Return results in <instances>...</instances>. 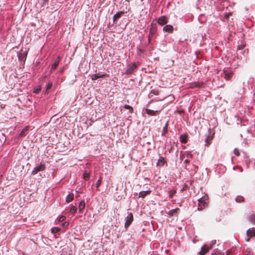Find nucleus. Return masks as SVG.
<instances>
[{
    "instance_id": "1",
    "label": "nucleus",
    "mask_w": 255,
    "mask_h": 255,
    "mask_svg": "<svg viewBox=\"0 0 255 255\" xmlns=\"http://www.w3.org/2000/svg\"><path fill=\"white\" fill-rule=\"evenodd\" d=\"M45 168V164L44 162H41L40 164L34 167L31 172V174H36L38 172L43 171Z\"/></svg>"
},
{
    "instance_id": "2",
    "label": "nucleus",
    "mask_w": 255,
    "mask_h": 255,
    "mask_svg": "<svg viewBox=\"0 0 255 255\" xmlns=\"http://www.w3.org/2000/svg\"><path fill=\"white\" fill-rule=\"evenodd\" d=\"M208 199V196L205 195L204 197L199 198L198 200L199 202V205L198 206V209L199 210H202L205 206V201Z\"/></svg>"
},
{
    "instance_id": "3",
    "label": "nucleus",
    "mask_w": 255,
    "mask_h": 255,
    "mask_svg": "<svg viewBox=\"0 0 255 255\" xmlns=\"http://www.w3.org/2000/svg\"><path fill=\"white\" fill-rule=\"evenodd\" d=\"M157 31V25L156 23H152L151 24V27L149 30V38L153 36Z\"/></svg>"
},
{
    "instance_id": "4",
    "label": "nucleus",
    "mask_w": 255,
    "mask_h": 255,
    "mask_svg": "<svg viewBox=\"0 0 255 255\" xmlns=\"http://www.w3.org/2000/svg\"><path fill=\"white\" fill-rule=\"evenodd\" d=\"M157 22L159 25H163L168 22V19L165 16H161L159 17Z\"/></svg>"
},
{
    "instance_id": "5",
    "label": "nucleus",
    "mask_w": 255,
    "mask_h": 255,
    "mask_svg": "<svg viewBox=\"0 0 255 255\" xmlns=\"http://www.w3.org/2000/svg\"><path fill=\"white\" fill-rule=\"evenodd\" d=\"M225 78L226 80H229L233 76V72L230 70H224Z\"/></svg>"
},
{
    "instance_id": "6",
    "label": "nucleus",
    "mask_w": 255,
    "mask_h": 255,
    "mask_svg": "<svg viewBox=\"0 0 255 255\" xmlns=\"http://www.w3.org/2000/svg\"><path fill=\"white\" fill-rule=\"evenodd\" d=\"M211 248H209L208 246L206 245H204L202 248L199 252V255H204L205 254L208 253Z\"/></svg>"
},
{
    "instance_id": "7",
    "label": "nucleus",
    "mask_w": 255,
    "mask_h": 255,
    "mask_svg": "<svg viewBox=\"0 0 255 255\" xmlns=\"http://www.w3.org/2000/svg\"><path fill=\"white\" fill-rule=\"evenodd\" d=\"M137 67V65L135 63H132L128 65V74L131 73Z\"/></svg>"
},
{
    "instance_id": "8",
    "label": "nucleus",
    "mask_w": 255,
    "mask_h": 255,
    "mask_svg": "<svg viewBox=\"0 0 255 255\" xmlns=\"http://www.w3.org/2000/svg\"><path fill=\"white\" fill-rule=\"evenodd\" d=\"M163 30L166 32L171 33L173 31V27L171 25H166L163 28Z\"/></svg>"
},
{
    "instance_id": "9",
    "label": "nucleus",
    "mask_w": 255,
    "mask_h": 255,
    "mask_svg": "<svg viewBox=\"0 0 255 255\" xmlns=\"http://www.w3.org/2000/svg\"><path fill=\"white\" fill-rule=\"evenodd\" d=\"M213 136H211L210 134L206 136V139H205V145L207 146H209L211 143V141L213 139Z\"/></svg>"
},
{
    "instance_id": "10",
    "label": "nucleus",
    "mask_w": 255,
    "mask_h": 255,
    "mask_svg": "<svg viewBox=\"0 0 255 255\" xmlns=\"http://www.w3.org/2000/svg\"><path fill=\"white\" fill-rule=\"evenodd\" d=\"M247 234L248 237H252L255 236V228H252L249 229L247 232Z\"/></svg>"
},
{
    "instance_id": "11",
    "label": "nucleus",
    "mask_w": 255,
    "mask_h": 255,
    "mask_svg": "<svg viewBox=\"0 0 255 255\" xmlns=\"http://www.w3.org/2000/svg\"><path fill=\"white\" fill-rule=\"evenodd\" d=\"M145 112L147 114L152 116H156L158 113V111H153L148 109H145Z\"/></svg>"
},
{
    "instance_id": "12",
    "label": "nucleus",
    "mask_w": 255,
    "mask_h": 255,
    "mask_svg": "<svg viewBox=\"0 0 255 255\" xmlns=\"http://www.w3.org/2000/svg\"><path fill=\"white\" fill-rule=\"evenodd\" d=\"M178 210H179V208H176V209H173V210H171L169 211L168 212L167 214L169 216H177V215H178L177 212H178Z\"/></svg>"
},
{
    "instance_id": "13",
    "label": "nucleus",
    "mask_w": 255,
    "mask_h": 255,
    "mask_svg": "<svg viewBox=\"0 0 255 255\" xmlns=\"http://www.w3.org/2000/svg\"><path fill=\"white\" fill-rule=\"evenodd\" d=\"M151 193L150 190H146L144 191H141L139 193V197L141 198H144L146 195L150 194Z\"/></svg>"
},
{
    "instance_id": "14",
    "label": "nucleus",
    "mask_w": 255,
    "mask_h": 255,
    "mask_svg": "<svg viewBox=\"0 0 255 255\" xmlns=\"http://www.w3.org/2000/svg\"><path fill=\"white\" fill-rule=\"evenodd\" d=\"M59 63V57L54 61L53 64L51 65V71L54 70Z\"/></svg>"
},
{
    "instance_id": "15",
    "label": "nucleus",
    "mask_w": 255,
    "mask_h": 255,
    "mask_svg": "<svg viewBox=\"0 0 255 255\" xmlns=\"http://www.w3.org/2000/svg\"><path fill=\"white\" fill-rule=\"evenodd\" d=\"M74 194H73V193L69 194L66 198V201L67 203H70L73 201V200L74 199Z\"/></svg>"
},
{
    "instance_id": "16",
    "label": "nucleus",
    "mask_w": 255,
    "mask_h": 255,
    "mask_svg": "<svg viewBox=\"0 0 255 255\" xmlns=\"http://www.w3.org/2000/svg\"><path fill=\"white\" fill-rule=\"evenodd\" d=\"M28 130V127H25L20 132V133L18 134V138H20L21 137H22V136H23L24 135V134L25 133V132L26 131H27Z\"/></svg>"
},
{
    "instance_id": "17",
    "label": "nucleus",
    "mask_w": 255,
    "mask_h": 255,
    "mask_svg": "<svg viewBox=\"0 0 255 255\" xmlns=\"http://www.w3.org/2000/svg\"><path fill=\"white\" fill-rule=\"evenodd\" d=\"M165 162V161L164 157H160L158 160L157 165L163 166Z\"/></svg>"
},
{
    "instance_id": "18",
    "label": "nucleus",
    "mask_w": 255,
    "mask_h": 255,
    "mask_svg": "<svg viewBox=\"0 0 255 255\" xmlns=\"http://www.w3.org/2000/svg\"><path fill=\"white\" fill-rule=\"evenodd\" d=\"M180 140L182 143H186L187 142V135L182 134L180 136Z\"/></svg>"
},
{
    "instance_id": "19",
    "label": "nucleus",
    "mask_w": 255,
    "mask_h": 255,
    "mask_svg": "<svg viewBox=\"0 0 255 255\" xmlns=\"http://www.w3.org/2000/svg\"><path fill=\"white\" fill-rule=\"evenodd\" d=\"M123 13V12L120 11L115 14L113 16L114 21H115L117 20L118 18H119L121 17V15Z\"/></svg>"
},
{
    "instance_id": "20",
    "label": "nucleus",
    "mask_w": 255,
    "mask_h": 255,
    "mask_svg": "<svg viewBox=\"0 0 255 255\" xmlns=\"http://www.w3.org/2000/svg\"><path fill=\"white\" fill-rule=\"evenodd\" d=\"M203 85H204L203 83L194 82L192 84L191 87L192 88L201 87Z\"/></svg>"
},
{
    "instance_id": "21",
    "label": "nucleus",
    "mask_w": 255,
    "mask_h": 255,
    "mask_svg": "<svg viewBox=\"0 0 255 255\" xmlns=\"http://www.w3.org/2000/svg\"><path fill=\"white\" fill-rule=\"evenodd\" d=\"M85 202L83 201H81L79 205V210L80 211H82V210L85 208Z\"/></svg>"
},
{
    "instance_id": "22",
    "label": "nucleus",
    "mask_w": 255,
    "mask_h": 255,
    "mask_svg": "<svg viewBox=\"0 0 255 255\" xmlns=\"http://www.w3.org/2000/svg\"><path fill=\"white\" fill-rule=\"evenodd\" d=\"M90 172L85 171L83 175V178L85 180H88L90 178Z\"/></svg>"
},
{
    "instance_id": "23",
    "label": "nucleus",
    "mask_w": 255,
    "mask_h": 255,
    "mask_svg": "<svg viewBox=\"0 0 255 255\" xmlns=\"http://www.w3.org/2000/svg\"><path fill=\"white\" fill-rule=\"evenodd\" d=\"M236 201L238 203H242L244 201V198L242 196H238L236 199Z\"/></svg>"
},
{
    "instance_id": "24",
    "label": "nucleus",
    "mask_w": 255,
    "mask_h": 255,
    "mask_svg": "<svg viewBox=\"0 0 255 255\" xmlns=\"http://www.w3.org/2000/svg\"><path fill=\"white\" fill-rule=\"evenodd\" d=\"M60 230V229L58 227H53L51 230V232L53 234L59 232Z\"/></svg>"
},
{
    "instance_id": "25",
    "label": "nucleus",
    "mask_w": 255,
    "mask_h": 255,
    "mask_svg": "<svg viewBox=\"0 0 255 255\" xmlns=\"http://www.w3.org/2000/svg\"><path fill=\"white\" fill-rule=\"evenodd\" d=\"M133 221V216L131 213L128 214V226L131 224Z\"/></svg>"
},
{
    "instance_id": "26",
    "label": "nucleus",
    "mask_w": 255,
    "mask_h": 255,
    "mask_svg": "<svg viewBox=\"0 0 255 255\" xmlns=\"http://www.w3.org/2000/svg\"><path fill=\"white\" fill-rule=\"evenodd\" d=\"M77 211V208L75 206H72L70 209V212L71 213H75Z\"/></svg>"
},
{
    "instance_id": "27",
    "label": "nucleus",
    "mask_w": 255,
    "mask_h": 255,
    "mask_svg": "<svg viewBox=\"0 0 255 255\" xmlns=\"http://www.w3.org/2000/svg\"><path fill=\"white\" fill-rule=\"evenodd\" d=\"M250 220L253 223L255 224V214L251 215L250 217Z\"/></svg>"
},
{
    "instance_id": "28",
    "label": "nucleus",
    "mask_w": 255,
    "mask_h": 255,
    "mask_svg": "<svg viewBox=\"0 0 255 255\" xmlns=\"http://www.w3.org/2000/svg\"><path fill=\"white\" fill-rule=\"evenodd\" d=\"M234 153L235 155H236L237 156H239L240 153V151H239V150L238 149V148H235L234 150Z\"/></svg>"
},
{
    "instance_id": "29",
    "label": "nucleus",
    "mask_w": 255,
    "mask_h": 255,
    "mask_svg": "<svg viewBox=\"0 0 255 255\" xmlns=\"http://www.w3.org/2000/svg\"><path fill=\"white\" fill-rule=\"evenodd\" d=\"M187 188H188V185L186 184H184L182 185V188L181 191L182 192H183V191L186 190Z\"/></svg>"
},
{
    "instance_id": "30",
    "label": "nucleus",
    "mask_w": 255,
    "mask_h": 255,
    "mask_svg": "<svg viewBox=\"0 0 255 255\" xmlns=\"http://www.w3.org/2000/svg\"><path fill=\"white\" fill-rule=\"evenodd\" d=\"M211 255H224V254L218 251H214Z\"/></svg>"
},
{
    "instance_id": "31",
    "label": "nucleus",
    "mask_w": 255,
    "mask_h": 255,
    "mask_svg": "<svg viewBox=\"0 0 255 255\" xmlns=\"http://www.w3.org/2000/svg\"><path fill=\"white\" fill-rule=\"evenodd\" d=\"M91 79L92 80H96L98 79V74H94L92 76Z\"/></svg>"
},
{
    "instance_id": "32",
    "label": "nucleus",
    "mask_w": 255,
    "mask_h": 255,
    "mask_svg": "<svg viewBox=\"0 0 255 255\" xmlns=\"http://www.w3.org/2000/svg\"><path fill=\"white\" fill-rule=\"evenodd\" d=\"M101 184V180H98L95 184L97 188H98Z\"/></svg>"
},
{
    "instance_id": "33",
    "label": "nucleus",
    "mask_w": 255,
    "mask_h": 255,
    "mask_svg": "<svg viewBox=\"0 0 255 255\" xmlns=\"http://www.w3.org/2000/svg\"><path fill=\"white\" fill-rule=\"evenodd\" d=\"M232 15V13L231 12L226 13L225 14L224 17L226 19H228L230 15Z\"/></svg>"
},
{
    "instance_id": "34",
    "label": "nucleus",
    "mask_w": 255,
    "mask_h": 255,
    "mask_svg": "<svg viewBox=\"0 0 255 255\" xmlns=\"http://www.w3.org/2000/svg\"><path fill=\"white\" fill-rule=\"evenodd\" d=\"M167 126H168V123H167L166 124L165 127H164V129H163L164 133H163V134L167 131Z\"/></svg>"
},
{
    "instance_id": "35",
    "label": "nucleus",
    "mask_w": 255,
    "mask_h": 255,
    "mask_svg": "<svg viewBox=\"0 0 255 255\" xmlns=\"http://www.w3.org/2000/svg\"><path fill=\"white\" fill-rule=\"evenodd\" d=\"M26 54H25L24 53H21V55L19 56V59H22V58H25V57H26Z\"/></svg>"
},
{
    "instance_id": "36",
    "label": "nucleus",
    "mask_w": 255,
    "mask_h": 255,
    "mask_svg": "<svg viewBox=\"0 0 255 255\" xmlns=\"http://www.w3.org/2000/svg\"><path fill=\"white\" fill-rule=\"evenodd\" d=\"M128 112L131 113H133V108L131 106L128 105Z\"/></svg>"
},
{
    "instance_id": "37",
    "label": "nucleus",
    "mask_w": 255,
    "mask_h": 255,
    "mask_svg": "<svg viewBox=\"0 0 255 255\" xmlns=\"http://www.w3.org/2000/svg\"><path fill=\"white\" fill-rule=\"evenodd\" d=\"M40 90H41L40 88H37L36 89H34L33 92L35 93H38L40 92Z\"/></svg>"
},
{
    "instance_id": "38",
    "label": "nucleus",
    "mask_w": 255,
    "mask_h": 255,
    "mask_svg": "<svg viewBox=\"0 0 255 255\" xmlns=\"http://www.w3.org/2000/svg\"><path fill=\"white\" fill-rule=\"evenodd\" d=\"M244 47H245V46H244V45H239V46H238V49H243Z\"/></svg>"
},
{
    "instance_id": "39",
    "label": "nucleus",
    "mask_w": 255,
    "mask_h": 255,
    "mask_svg": "<svg viewBox=\"0 0 255 255\" xmlns=\"http://www.w3.org/2000/svg\"><path fill=\"white\" fill-rule=\"evenodd\" d=\"M52 83H49L47 85V89H50L52 87Z\"/></svg>"
},
{
    "instance_id": "40",
    "label": "nucleus",
    "mask_w": 255,
    "mask_h": 255,
    "mask_svg": "<svg viewBox=\"0 0 255 255\" xmlns=\"http://www.w3.org/2000/svg\"><path fill=\"white\" fill-rule=\"evenodd\" d=\"M125 226L126 228L128 227V219H127L126 222H125Z\"/></svg>"
},
{
    "instance_id": "41",
    "label": "nucleus",
    "mask_w": 255,
    "mask_h": 255,
    "mask_svg": "<svg viewBox=\"0 0 255 255\" xmlns=\"http://www.w3.org/2000/svg\"><path fill=\"white\" fill-rule=\"evenodd\" d=\"M105 76V74H102V75H98V78H102V77H104Z\"/></svg>"
},
{
    "instance_id": "42",
    "label": "nucleus",
    "mask_w": 255,
    "mask_h": 255,
    "mask_svg": "<svg viewBox=\"0 0 255 255\" xmlns=\"http://www.w3.org/2000/svg\"><path fill=\"white\" fill-rule=\"evenodd\" d=\"M64 217H61L60 218V219H59V220H60V221H63V220H64Z\"/></svg>"
},
{
    "instance_id": "43",
    "label": "nucleus",
    "mask_w": 255,
    "mask_h": 255,
    "mask_svg": "<svg viewBox=\"0 0 255 255\" xmlns=\"http://www.w3.org/2000/svg\"><path fill=\"white\" fill-rule=\"evenodd\" d=\"M174 192H172L171 193V194H170V197H171V196L173 195V194L174 193Z\"/></svg>"
},
{
    "instance_id": "44",
    "label": "nucleus",
    "mask_w": 255,
    "mask_h": 255,
    "mask_svg": "<svg viewBox=\"0 0 255 255\" xmlns=\"http://www.w3.org/2000/svg\"><path fill=\"white\" fill-rule=\"evenodd\" d=\"M125 108L126 109H128V105H125Z\"/></svg>"
},
{
    "instance_id": "45",
    "label": "nucleus",
    "mask_w": 255,
    "mask_h": 255,
    "mask_svg": "<svg viewBox=\"0 0 255 255\" xmlns=\"http://www.w3.org/2000/svg\"><path fill=\"white\" fill-rule=\"evenodd\" d=\"M185 162H186V163H187V162H188V160H185Z\"/></svg>"
},
{
    "instance_id": "46",
    "label": "nucleus",
    "mask_w": 255,
    "mask_h": 255,
    "mask_svg": "<svg viewBox=\"0 0 255 255\" xmlns=\"http://www.w3.org/2000/svg\"><path fill=\"white\" fill-rule=\"evenodd\" d=\"M129 118V117H128V118ZM128 121H131V119H128Z\"/></svg>"
}]
</instances>
